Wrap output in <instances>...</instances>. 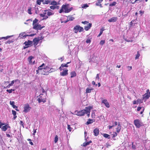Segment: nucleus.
I'll return each mask as SVG.
<instances>
[{"label": "nucleus", "mask_w": 150, "mask_h": 150, "mask_svg": "<svg viewBox=\"0 0 150 150\" xmlns=\"http://www.w3.org/2000/svg\"><path fill=\"white\" fill-rule=\"evenodd\" d=\"M20 124L24 127V123L21 120L20 121Z\"/></svg>", "instance_id": "13d9d810"}, {"label": "nucleus", "mask_w": 150, "mask_h": 150, "mask_svg": "<svg viewBox=\"0 0 150 150\" xmlns=\"http://www.w3.org/2000/svg\"><path fill=\"white\" fill-rule=\"evenodd\" d=\"M92 84L93 85H96V86H97V84H96V83L94 81H92Z\"/></svg>", "instance_id": "0e129e2a"}, {"label": "nucleus", "mask_w": 150, "mask_h": 150, "mask_svg": "<svg viewBox=\"0 0 150 150\" xmlns=\"http://www.w3.org/2000/svg\"><path fill=\"white\" fill-rule=\"evenodd\" d=\"M134 123L136 127L137 128H139L143 125V124L141 120L139 119L135 120Z\"/></svg>", "instance_id": "7ed1b4c3"}, {"label": "nucleus", "mask_w": 150, "mask_h": 150, "mask_svg": "<svg viewBox=\"0 0 150 150\" xmlns=\"http://www.w3.org/2000/svg\"><path fill=\"white\" fill-rule=\"evenodd\" d=\"M93 132L94 133V135L95 136H97L99 133V129L98 128H96L93 130Z\"/></svg>", "instance_id": "a211bd4d"}, {"label": "nucleus", "mask_w": 150, "mask_h": 150, "mask_svg": "<svg viewBox=\"0 0 150 150\" xmlns=\"http://www.w3.org/2000/svg\"><path fill=\"white\" fill-rule=\"evenodd\" d=\"M5 124L4 123L1 122H0V128L1 127V126L4 125Z\"/></svg>", "instance_id": "338daca9"}, {"label": "nucleus", "mask_w": 150, "mask_h": 150, "mask_svg": "<svg viewBox=\"0 0 150 150\" xmlns=\"http://www.w3.org/2000/svg\"><path fill=\"white\" fill-rule=\"evenodd\" d=\"M134 20H132V21L130 22V25H129V27H131L132 26H133V22H134Z\"/></svg>", "instance_id": "de8ad7c7"}, {"label": "nucleus", "mask_w": 150, "mask_h": 150, "mask_svg": "<svg viewBox=\"0 0 150 150\" xmlns=\"http://www.w3.org/2000/svg\"><path fill=\"white\" fill-rule=\"evenodd\" d=\"M88 22L86 21H82L81 22V23L84 24H87L88 23Z\"/></svg>", "instance_id": "864d4df0"}, {"label": "nucleus", "mask_w": 150, "mask_h": 150, "mask_svg": "<svg viewBox=\"0 0 150 150\" xmlns=\"http://www.w3.org/2000/svg\"><path fill=\"white\" fill-rule=\"evenodd\" d=\"M74 19V18L72 17V16H69L68 17V18L66 21H64L65 23H66L68 21H72Z\"/></svg>", "instance_id": "aec40b11"}, {"label": "nucleus", "mask_w": 150, "mask_h": 150, "mask_svg": "<svg viewBox=\"0 0 150 150\" xmlns=\"http://www.w3.org/2000/svg\"><path fill=\"white\" fill-rule=\"evenodd\" d=\"M116 2L115 1L113 2L112 3L110 4H109V6H115L116 5Z\"/></svg>", "instance_id": "37998d69"}, {"label": "nucleus", "mask_w": 150, "mask_h": 150, "mask_svg": "<svg viewBox=\"0 0 150 150\" xmlns=\"http://www.w3.org/2000/svg\"><path fill=\"white\" fill-rule=\"evenodd\" d=\"M91 42V40H90V39H87L86 41V42L87 43H90Z\"/></svg>", "instance_id": "4d7b16f0"}, {"label": "nucleus", "mask_w": 150, "mask_h": 150, "mask_svg": "<svg viewBox=\"0 0 150 150\" xmlns=\"http://www.w3.org/2000/svg\"><path fill=\"white\" fill-rule=\"evenodd\" d=\"M117 19V17H113L108 20L109 22H116Z\"/></svg>", "instance_id": "6ab92c4d"}, {"label": "nucleus", "mask_w": 150, "mask_h": 150, "mask_svg": "<svg viewBox=\"0 0 150 150\" xmlns=\"http://www.w3.org/2000/svg\"><path fill=\"white\" fill-rule=\"evenodd\" d=\"M146 93L142 96V99L146 100L148 99L150 97V91L149 89L146 91Z\"/></svg>", "instance_id": "39448f33"}, {"label": "nucleus", "mask_w": 150, "mask_h": 150, "mask_svg": "<svg viewBox=\"0 0 150 150\" xmlns=\"http://www.w3.org/2000/svg\"><path fill=\"white\" fill-rule=\"evenodd\" d=\"M31 10H32V8L31 7H30L28 9V13L29 14H32V12H31Z\"/></svg>", "instance_id": "c03bdc74"}, {"label": "nucleus", "mask_w": 150, "mask_h": 150, "mask_svg": "<svg viewBox=\"0 0 150 150\" xmlns=\"http://www.w3.org/2000/svg\"><path fill=\"white\" fill-rule=\"evenodd\" d=\"M17 81H18L19 83H20V80H18V79H16L15 80H13L12 81H11V83L13 85V84L14 83V82H17Z\"/></svg>", "instance_id": "c9c22d12"}, {"label": "nucleus", "mask_w": 150, "mask_h": 150, "mask_svg": "<svg viewBox=\"0 0 150 150\" xmlns=\"http://www.w3.org/2000/svg\"><path fill=\"white\" fill-rule=\"evenodd\" d=\"M33 25V28L37 30H41L44 27V26L41 27L40 25L38 24H36Z\"/></svg>", "instance_id": "9b49d317"}, {"label": "nucleus", "mask_w": 150, "mask_h": 150, "mask_svg": "<svg viewBox=\"0 0 150 150\" xmlns=\"http://www.w3.org/2000/svg\"><path fill=\"white\" fill-rule=\"evenodd\" d=\"M70 62H68L66 64H61V67H68V65L67 64H69L70 63Z\"/></svg>", "instance_id": "c756f323"}, {"label": "nucleus", "mask_w": 150, "mask_h": 150, "mask_svg": "<svg viewBox=\"0 0 150 150\" xmlns=\"http://www.w3.org/2000/svg\"><path fill=\"white\" fill-rule=\"evenodd\" d=\"M103 1V0H98L97 2L96 3V5L97 6H100V7H102V5L101 3Z\"/></svg>", "instance_id": "b1692460"}, {"label": "nucleus", "mask_w": 150, "mask_h": 150, "mask_svg": "<svg viewBox=\"0 0 150 150\" xmlns=\"http://www.w3.org/2000/svg\"><path fill=\"white\" fill-rule=\"evenodd\" d=\"M12 36H7L6 37H1V38H2V39H4L5 40H7L8 39L10 38V37Z\"/></svg>", "instance_id": "a19ab883"}, {"label": "nucleus", "mask_w": 150, "mask_h": 150, "mask_svg": "<svg viewBox=\"0 0 150 150\" xmlns=\"http://www.w3.org/2000/svg\"><path fill=\"white\" fill-rule=\"evenodd\" d=\"M46 14V12H44L43 13H41L40 14V17H43L45 16V15Z\"/></svg>", "instance_id": "a18cd8bd"}, {"label": "nucleus", "mask_w": 150, "mask_h": 150, "mask_svg": "<svg viewBox=\"0 0 150 150\" xmlns=\"http://www.w3.org/2000/svg\"><path fill=\"white\" fill-rule=\"evenodd\" d=\"M58 4L57 2L55 0H53L52 1H51V2L50 4V5H52L54 6H57V5Z\"/></svg>", "instance_id": "bb28decb"}, {"label": "nucleus", "mask_w": 150, "mask_h": 150, "mask_svg": "<svg viewBox=\"0 0 150 150\" xmlns=\"http://www.w3.org/2000/svg\"><path fill=\"white\" fill-rule=\"evenodd\" d=\"M127 67L128 68V71H130L132 69V67L131 66H128Z\"/></svg>", "instance_id": "774afa93"}, {"label": "nucleus", "mask_w": 150, "mask_h": 150, "mask_svg": "<svg viewBox=\"0 0 150 150\" xmlns=\"http://www.w3.org/2000/svg\"><path fill=\"white\" fill-rule=\"evenodd\" d=\"M86 113V109L81 110L79 111H78L76 115L77 116H81L83 115Z\"/></svg>", "instance_id": "f8f14e48"}, {"label": "nucleus", "mask_w": 150, "mask_h": 150, "mask_svg": "<svg viewBox=\"0 0 150 150\" xmlns=\"http://www.w3.org/2000/svg\"><path fill=\"white\" fill-rule=\"evenodd\" d=\"M14 42L13 40H9L6 42V44H10L11 43H13Z\"/></svg>", "instance_id": "e433bc0d"}, {"label": "nucleus", "mask_w": 150, "mask_h": 150, "mask_svg": "<svg viewBox=\"0 0 150 150\" xmlns=\"http://www.w3.org/2000/svg\"><path fill=\"white\" fill-rule=\"evenodd\" d=\"M91 117H92L93 118H95V112H93L91 114Z\"/></svg>", "instance_id": "bf43d9fd"}, {"label": "nucleus", "mask_w": 150, "mask_h": 150, "mask_svg": "<svg viewBox=\"0 0 150 150\" xmlns=\"http://www.w3.org/2000/svg\"><path fill=\"white\" fill-rule=\"evenodd\" d=\"M10 103L11 105L12 106L13 108H15L16 110L18 111H19V110L18 109V107L15 105V103L14 101H10Z\"/></svg>", "instance_id": "2eb2a0df"}, {"label": "nucleus", "mask_w": 150, "mask_h": 150, "mask_svg": "<svg viewBox=\"0 0 150 150\" xmlns=\"http://www.w3.org/2000/svg\"><path fill=\"white\" fill-rule=\"evenodd\" d=\"M104 30L103 28H101L100 29V31L99 34L97 36V37H99L102 34L103 31Z\"/></svg>", "instance_id": "2f4dec72"}, {"label": "nucleus", "mask_w": 150, "mask_h": 150, "mask_svg": "<svg viewBox=\"0 0 150 150\" xmlns=\"http://www.w3.org/2000/svg\"><path fill=\"white\" fill-rule=\"evenodd\" d=\"M133 104H138V102H137V100H134L133 101Z\"/></svg>", "instance_id": "e2e57ef3"}, {"label": "nucleus", "mask_w": 150, "mask_h": 150, "mask_svg": "<svg viewBox=\"0 0 150 150\" xmlns=\"http://www.w3.org/2000/svg\"><path fill=\"white\" fill-rule=\"evenodd\" d=\"M92 142V141L91 140L88 142H85L83 143L82 145H81V146H83L85 147L89 145V144Z\"/></svg>", "instance_id": "5701e85b"}, {"label": "nucleus", "mask_w": 150, "mask_h": 150, "mask_svg": "<svg viewBox=\"0 0 150 150\" xmlns=\"http://www.w3.org/2000/svg\"><path fill=\"white\" fill-rule=\"evenodd\" d=\"M102 103H104L106 107L109 108L110 107V105L109 103L108 102L106 99H104L102 100Z\"/></svg>", "instance_id": "4468645a"}, {"label": "nucleus", "mask_w": 150, "mask_h": 150, "mask_svg": "<svg viewBox=\"0 0 150 150\" xmlns=\"http://www.w3.org/2000/svg\"><path fill=\"white\" fill-rule=\"evenodd\" d=\"M58 140V136L56 135L54 138V142L55 143H56Z\"/></svg>", "instance_id": "4c0bfd02"}, {"label": "nucleus", "mask_w": 150, "mask_h": 150, "mask_svg": "<svg viewBox=\"0 0 150 150\" xmlns=\"http://www.w3.org/2000/svg\"><path fill=\"white\" fill-rule=\"evenodd\" d=\"M88 6L87 4H84L83 5V6H82V8H86Z\"/></svg>", "instance_id": "052dcab7"}, {"label": "nucleus", "mask_w": 150, "mask_h": 150, "mask_svg": "<svg viewBox=\"0 0 150 150\" xmlns=\"http://www.w3.org/2000/svg\"><path fill=\"white\" fill-rule=\"evenodd\" d=\"M34 57L32 56H30L28 58V61L30 64H32V59Z\"/></svg>", "instance_id": "c85d7f7f"}, {"label": "nucleus", "mask_w": 150, "mask_h": 150, "mask_svg": "<svg viewBox=\"0 0 150 150\" xmlns=\"http://www.w3.org/2000/svg\"><path fill=\"white\" fill-rule=\"evenodd\" d=\"M30 109L29 105L28 103H26L24 105L23 111L25 112H27L30 111Z\"/></svg>", "instance_id": "9d476101"}, {"label": "nucleus", "mask_w": 150, "mask_h": 150, "mask_svg": "<svg viewBox=\"0 0 150 150\" xmlns=\"http://www.w3.org/2000/svg\"><path fill=\"white\" fill-rule=\"evenodd\" d=\"M85 109H86V113L85 114H87V116L89 117L90 115V112L91 110L93 109V106H89L86 107Z\"/></svg>", "instance_id": "1a4fd4ad"}, {"label": "nucleus", "mask_w": 150, "mask_h": 150, "mask_svg": "<svg viewBox=\"0 0 150 150\" xmlns=\"http://www.w3.org/2000/svg\"><path fill=\"white\" fill-rule=\"evenodd\" d=\"M113 137H115L117 136V134L116 132H115L113 134Z\"/></svg>", "instance_id": "680f3d73"}, {"label": "nucleus", "mask_w": 150, "mask_h": 150, "mask_svg": "<svg viewBox=\"0 0 150 150\" xmlns=\"http://www.w3.org/2000/svg\"><path fill=\"white\" fill-rule=\"evenodd\" d=\"M32 35H26L25 33H21L20 34V37L22 38H25L27 36H32Z\"/></svg>", "instance_id": "dca6fc26"}, {"label": "nucleus", "mask_w": 150, "mask_h": 150, "mask_svg": "<svg viewBox=\"0 0 150 150\" xmlns=\"http://www.w3.org/2000/svg\"><path fill=\"white\" fill-rule=\"evenodd\" d=\"M39 69H43L42 74L44 75H48L49 73L54 71L55 70L53 68H50L48 66H46L45 64L43 63L38 68Z\"/></svg>", "instance_id": "f257e3e1"}, {"label": "nucleus", "mask_w": 150, "mask_h": 150, "mask_svg": "<svg viewBox=\"0 0 150 150\" xmlns=\"http://www.w3.org/2000/svg\"><path fill=\"white\" fill-rule=\"evenodd\" d=\"M43 38L41 37H37L35 38H34L33 40V45L35 47H36V46L38 44L40 40L42 39Z\"/></svg>", "instance_id": "423d86ee"}, {"label": "nucleus", "mask_w": 150, "mask_h": 150, "mask_svg": "<svg viewBox=\"0 0 150 150\" xmlns=\"http://www.w3.org/2000/svg\"><path fill=\"white\" fill-rule=\"evenodd\" d=\"M69 4H68L62 5L59 12L60 13H62L64 11V12L66 13L69 12L73 9V8L71 7L69 8Z\"/></svg>", "instance_id": "f03ea898"}, {"label": "nucleus", "mask_w": 150, "mask_h": 150, "mask_svg": "<svg viewBox=\"0 0 150 150\" xmlns=\"http://www.w3.org/2000/svg\"><path fill=\"white\" fill-rule=\"evenodd\" d=\"M93 122V120L89 119L88 121L86 122V124L88 125L89 124H91Z\"/></svg>", "instance_id": "7c9ffc66"}, {"label": "nucleus", "mask_w": 150, "mask_h": 150, "mask_svg": "<svg viewBox=\"0 0 150 150\" xmlns=\"http://www.w3.org/2000/svg\"><path fill=\"white\" fill-rule=\"evenodd\" d=\"M74 30L75 33H77L78 31L79 32L83 31V28L82 27L80 26L79 25H77L74 27Z\"/></svg>", "instance_id": "20e7f679"}, {"label": "nucleus", "mask_w": 150, "mask_h": 150, "mask_svg": "<svg viewBox=\"0 0 150 150\" xmlns=\"http://www.w3.org/2000/svg\"><path fill=\"white\" fill-rule=\"evenodd\" d=\"M43 0H37L36 3L37 4L40 5L41 4V2H43Z\"/></svg>", "instance_id": "f704fd0d"}, {"label": "nucleus", "mask_w": 150, "mask_h": 150, "mask_svg": "<svg viewBox=\"0 0 150 150\" xmlns=\"http://www.w3.org/2000/svg\"><path fill=\"white\" fill-rule=\"evenodd\" d=\"M133 142H132V148L134 149H136V146L134 144Z\"/></svg>", "instance_id": "09e8293b"}, {"label": "nucleus", "mask_w": 150, "mask_h": 150, "mask_svg": "<svg viewBox=\"0 0 150 150\" xmlns=\"http://www.w3.org/2000/svg\"><path fill=\"white\" fill-rule=\"evenodd\" d=\"M38 20L37 19L35 18V20L33 21V25L36 24L38 22Z\"/></svg>", "instance_id": "79ce46f5"}, {"label": "nucleus", "mask_w": 150, "mask_h": 150, "mask_svg": "<svg viewBox=\"0 0 150 150\" xmlns=\"http://www.w3.org/2000/svg\"><path fill=\"white\" fill-rule=\"evenodd\" d=\"M93 90V88H87L86 90V93H90L91 92V91Z\"/></svg>", "instance_id": "cd10ccee"}, {"label": "nucleus", "mask_w": 150, "mask_h": 150, "mask_svg": "<svg viewBox=\"0 0 150 150\" xmlns=\"http://www.w3.org/2000/svg\"><path fill=\"white\" fill-rule=\"evenodd\" d=\"M143 99H141L139 98H138L137 99V102H138V103H142V100Z\"/></svg>", "instance_id": "49530a36"}, {"label": "nucleus", "mask_w": 150, "mask_h": 150, "mask_svg": "<svg viewBox=\"0 0 150 150\" xmlns=\"http://www.w3.org/2000/svg\"><path fill=\"white\" fill-rule=\"evenodd\" d=\"M12 113L13 115H15L16 114V111L14 110H12Z\"/></svg>", "instance_id": "603ef678"}, {"label": "nucleus", "mask_w": 150, "mask_h": 150, "mask_svg": "<svg viewBox=\"0 0 150 150\" xmlns=\"http://www.w3.org/2000/svg\"><path fill=\"white\" fill-rule=\"evenodd\" d=\"M33 43V42L30 40H28V41H25L24 44L25 45V46L24 47L23 49H25L29 47H30Z\"/></svg>", "instance_id": "6e6552de"}, {"label": "nucleus", "mask_w": 150, "mask_h": 150, "mask_svg": "<svg viewBox=\"0 0 150 150\" xmlns=\"http://www.w3.org/2000/svg\"><path fill=\"white\" fill-rule=\"evenodd\" d=\"M105 43V40H101L100 42V44L103 45Z\"/></svg>", "instance_id": "5fc2aeb1"}, {"label": "nucleus", "mask_w": 150, "mask_h": 150, "mask_svg": "<svg viewBox=\"0 0 150 150\" xmlns=\"http://www.w3.org/2000/svg\"><path fill=\"white\" fill-rule=\"evenodd\" d=\"M15 89H7L6 90V91L8 92L9 93H11L12 91H15Z\"/></svg>", "instance_id": "58836bf2"}, {"label": "nucleus", "mask_w": 150, "mask_h": 150, "mask_svg": "<svg viewBox=\"0 0 150 150\" xmlns=\"http://www.w3.org/2000/svg\"><path fill=\"white\" fill-rule=\"evenodd\" d=\"M43 95L42 94H41L40 95V97L38 99V100L39 103H40L41 102H43L44 103L46 102V97L44 96V97H43Z\"/></svg>", "instance_id": "0eeeda50"}, {"label": "nucleus", "mask_w": 150, "mask_h": 150, "mask_svg": "<svg viewBox=\"0 0 150 150\" xmlns=\"http://www.w3.org/2000/svg\"><path fill=\"white\" fill-rule=\"evenodd\" d=\"M92 26V23H89L88 25L85 26H84V29L86 31H87L90 29Z\"/></svg>", "instance_id": "412c9836"}, {"label": "nucleus", "mask_w": 150, "mask_h": 150, "mask_svg": "<svg viewBox=\"0 0 150 150\" xmlns=\"http://www.w3.org/2000/svg\"><path fill=\"white\" fill-rule=\"evenodd\" d=\"M140 54L139 53V51L137 52V54L136 55V57H135V59H139V57L140 56Z\"/></svg>", "instance_id": "72a5a7b5"}, {"label": "nucleus", "mask_w": 150, "mask_h": 150, "mask_svg": "<svg viewBox=\"0 0 150 150\" xmlns=\"http://www.w3.org/2000/svg\"><path fill=\"white\" fill-rule=\"evenodd\" d=\"M99 79H100V78H99V74H98L96 75V79L99 80Z\"/></svg>", "instance_id": "8fccbe9b"}, {"label": "nucleus", "mask_w": 150, "mask_h": 150, "mask_svg": "<svg viewBox=\"0 0 150 150\" xmlns=\"http://www.w3.org/2000/svg\"><path fill=\"white\" fill-rule=\"evenodd\" d=\"M59 8V6H50V8L51 9L54 10L56 9H58Z\"/></svg>", "instance_id": "a878e982"}, {"label": "nucleus", "mask_w": 150, "mask_h": 150, "mask_svg": "<svg viewBox=\"0 0 150 150\" xmlns=\"http://www.w3.org/2000/svg\"><path fill=\"white\" fill-rule=\"evenodd\" d=\"M63 71L60 73V75L61 76H64L68 74V70L67 69H63Z\"/></svg>", "instance_id": "ddd939ff"}, {"label": "nucleus", "mask_w": 150, "mask_h": 150, "mask_svg": "<svg viewBox=\"0 0 150 150\" xmlns=\"http://www.w3.org/2000/svg\"><path fill=\"white\" fill-rule=\"evenodd\" d=\"M103 137L105 138L109 139L110 138V135L107 134H104L103 135Z\"/></svg>", "instance_id": "473e14b6"}, {"label": "nucleus", "mask_w": 150, "mask_h": 150, "mask_svg": "<svg viewBox=\"0 0 150 150\" xmlns=\"http://www.w3.org/2000/svg\"><path fill=\"white\" fill-rule=\"evenodd\" d=\"M121 126L120 125V123L119 122V124H118V126H117V127L116 128V129H121Z\"/></svg>", "instance_id": "3c124183"}, {"label": "nucleus", "mask_w": 150, "mask_h": 150, "mask_svg": "<svg viewBox=\"0 0 150 150\" xmlns=\"http://www.w3.org/2000/svg\"><path fill=\"white\" fill-rule=\"evenodd\" d=\"M142 109V107H138L137 109V111H139L140 110Z\"/></svg>", "instance_id": "69168bd1"}, {"label": "nucleus", "mask_w": 150, "mask_h": 150, "mask_svg": "<svg viewBox=\"0 0 150 150\" xmlns=\"http://www.w3.org/2000/svg\"><path fill=\"white\" fill-rule=\"evenodd\" d=\"M67 129H68L69 130L70 132H71V131L72 128H71L70 126V125H68Z\"/></svg>", "instance_id": "6e6d98bb"}, {"label": "nucleus", "mask_w": 150, "mask_h": 150, "mask_svg": "<svg viewBox=\"0 0 150 150\" xmlns=\"http://www.w3.org/2000/svg\"><path fill=\"white\" fill-rule=\"evenodd\" d=\"M71 78H72L76 76V74L75 71H73L70 73Z\"/></svg>", "instance_id": "393cba45"}, {"label": "nucleus", "mask_w": 150, "mask_h": 150, "mask_svg": "<svg viewBox=\"0 0 150 150\" xmlns=\"http://www.w3.org/2000/svg\"><path fill=\"white\" fill-rule=\"evenodd\" d=\"M45 11H47V12L46 13V14H47V15L48 16H50L51 15H53L54 14V13L53 12H52V11L50 9L48 11L45 10Z\"/></svg>", "instance_id": "f3484780"}, {"label": "nucleus", "mask_w": 150, "mask_h": 150, "mask_svg": "<svg viewBox=\"0 0 150 150\" xmlns=\"http://www.w3.org/2000/svg\"><path fill=\"white\" fill-rule=\"evenodd\" d=\"M8 127H10L8 125H6L3 126L1 129L3 131H5L7 130Z\"/></svg>", "instance_id": "4be33fe9"}, {"label": "nucleus", "mask_w": 150, "mask_h": 150, "mask_svg": "<svg viewBox=\"0 0 150 150\" xmlns=\"http://www.w3.org/2000/svg\"><path fill=\"white\" fill-rule=\"evenodd\" d=\"M51 1L50 0H47L45 1V3L46 4H50V5Z\"/></svg>", "instance_id": "ea45409f"}]
</instances>
